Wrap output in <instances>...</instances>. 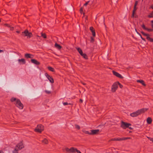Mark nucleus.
Returning <instances> with one entry per match:
<instances>
[{
    "instance_id": "38",
    "label": "nucleus",
    "mask_w": 153,
    "mask_h": 153,
    "mask_svg": "<svg viewBox=\"0 0 153 153\" xmlns=\"http://www.w3.org/2000/svg\"><path fill=\"white\" fill-rule=\"evenodd\" d=\"M4 25L6 26V27H10V25H9L8 24H5Z\"/></svg>"
},
{
    "instance_id": "46",
    "label": "nucleus",
    "mask_w": 153,
    "mask_h": 153,
    "mask_svg": "<svg viewBox=\"0 0 153 153\" xmlns=\"http://www.w3.org/2000/svg\"><path fill=\"white\" fill-rule=\"evenodd\" d=\"M10 28V30H13L14 28L13 27H11L10 26V27H9Z\"/></svg>"
},
{
    "instance_id": "43",
    "label": "nucleus",
    "mask_w": 153,
    "mask_h": 153,
    "mask_svg": "<svg viewBox=\"0 0 153 153\" xmlns=\"http://www.w3.org/2000/svg\"><path fill=\"white\" fill-rule=\"evenodd\" d=\"M45 92L46 93L48 94H49L51 93V91H49L45 90Z\"/></svg>"
},
{
    "instance_id": "39",
    "label": "nucleus",
    "mask_w": 153,
    "mask_h": 153,
    "mask_svg": "<svg viewBox=\"0 0 153 153\" xmlns=\"http://www.w3.org/2000/svg\"><path fill=\"white\" fill-rule=\"evenodd\" d=\"M118 85H119V87L120 88H122L123 87V86L120 83L118 82Z\"/></svg>"
},
{
    "instance_id": "60",
    "label": "nucleus",
    "mask_w": 153,
    "mask_h": 153,
    "mask_svg": "<svg viewBox=\"0 0 153 153\" xmlns=\"http://www.w3.org/2000/svg\"><path fill=\"white\" fill-rule=\"evenodd\" d=\"M1 19H0V22H1Z\"/></svg>"
},
{
    "instance_id": "49",
    "label": "nucleus",
    "mask_w": 153,
    "mask_h": 153,
    "mask_svg": "<svg viewBox=\"0 0 153 153\" xmlns=\"http://www.w3.org/2000/svg\"><path fill=\"white\" fill-rule=\"evenodd\" d=\"M79 102H80L81 103H82V102H83V100L81 99H80L79 100Z\"/></svg>"
},
{
    "instance_id": "4",
    "label": "nucleus",
    "mask_w": 153,
    "mask_h": 153,
    "mask_svg": "<svg viewBox=\"0 0 153 153\" xmlns=\"http://www.w3.org/2000/svg\"><path fill=\"white\" fill-rule=\"evenodd\" d=\"M44 130V127L42 125H38L34 129V131L37 132L41 133Z\"/></svg>"
},
{
    "instance_id": "35",
    "label": "nucleus",
    "mask_w": 153,
    "mask_h": 153,
    "mask_svg": "<svg viewBox=\"0 0 153 153\" xmlns=\"http://www.w3.org/2000/svg\"><path fill=\"white\" fill-rule=\"evenodd\" d=\"M148 40L150 42H153V39L151 38L150 37V38L148 37Z\"/></svg>"
},
{
    "instance_id": "53",
    "label": "nucleus",
    "mask_w": 153,
    "mask_h": 153,
    "mask_svg": "<svg viewBox=\"0 0 153 153\" xmlns=\"http://www.w3.org/2000/svg\"><path fill=\"white\" fill-rule=\"evenodd\" d=\"M128 128H129L130 129H132V128L131 127H128Z\"/></svg>"
},
{
    "instance_id": "12",
    "label": "nucleus",
    "mask_w": 153,
    "mask_h": 153,
    "mask_svg": "<svg viewBox=\"0 0 153 153\" xmlns=\"http://www.w3.org/2000/svg\"><path fill=\"white\" fill-rule=\"evenodd\" d=\"M18 61L20 64H25V59H19L18 60Z\"/></svg>"
},
{
    "instance_id": "21",
    "label": "nucleus",
    "mask_w": 153,
    "mask_h": 153,
    "mask_svg": "<svg viewBox=\"0 0 153 153\" xmlns=\"http://www.w3.org/2000/svg\"><path fill=\"white\" fill-rule=\"evenodd\" d=\"M137 82L141 83L144 86H146V84H145L144 81L143 80H137Z\"/></svg>"
},
{
    "instance_id": "32",
    "label": "nucleus",
    "mask_w": 153,
    "mask_h": 153,
    "mask_svg": "<svg viewBox=\"0 0 153 153\" xmlns=\"http://www.w3.org/2000/svg\"><path fill=\"white\" fill-rule=\"evenodd\" d=\"M122 140V138H116V141H120Z\"/></svg>"
},
{
    "instance_id": "37",
    "label": "nucleus",
    "mask_w": 153,
    "mask_h": 153,
    "mask_svg": "<svg viewBox=\"0 0 153 153\" xmlns=\"http://www.w3.org/2000/svg\"><path fill=\"white\" fill-rule=\"evenodd\" d=\"M63 105H71V104L70 103H69L68 104V102H63Z\"/></svg>"
},
{
    "instance_id": "31",
    "label": "nucleus",
    "mask_w": 153,
    "mask_h": 153,
    "mask_svg": "<svg viewBox=\"0 0 153 153\" xmlns=\"http://www.w3.org/2000/svg\"><path fill=\"white\" fill-rule=\"evenodd\" d=\"M141 27L143 29L145 30H146L147 28L146 27L145 25H144V24H143L141 25Z\"/></svg>"
},
{
    "instance_id": "29",
    "label": "nucleus",
    "mask_w": 153,
    "mask_h": 153,
    "mask_svg": "<svg viewBox=\"0 0 153 153\" xmlns=\"http://www.w3.org/2000/svg\"><path fill=\"white\" fill-rule=\"evenodd\" d=\"M131 138L130 137H122V140H125L127 139H130Z\"/></svg>"
},
{
    "instance_id": "40",
    "label": "nucleus",
    "mask_w": 153,
    "mask_h": 153,
    "mask_svg": "<svg viewBox=\"0 0 153 153\" xmlns=\"http://www.w3.org/2000/svg\"><path fill=\"white\" fill-rule=\"evenodd\" d=\"M110 141H116V138L111 139Z\"/></svg>"
},
{
    "instance_id": "26",
    "label": "nucleus",
    "mask_w": 153,
    "mask_h": 153,
    "mask_svg": "<svg viewBox=\"0 0 153 153\" xmlns=\"http://www.w3.org/2000/svg\"><path fill=\"white\" fill-rule=\"evenodd\" d=\"M41 36L43 37L45 39L47 38L46 35L45 33H41Z\"/></svg>"
},
{
    "instance_id": "13",
    "label": "nucleus",
    "mask_w": 153,
    "mask_h": 153,
    "mask_svg": "<svg viewBox=\"0 0 153 153\" xmlns=\"http://www.w3.org/2000/svg\"><path fill=\"white\" fill-rule=\"evenodd\" d=\"M76 150L77 149L76 148H75L74 147H71L70 148V153H75V152H76Z\"/></svg>"
},
{
    "instance_id": "15",
    "label": "nucleus",
    "mask_w": 153,
    "mask_h": 153,
    "mask_svg": "<svg viewBox=\"0 0 153 153\" xmlns=\"http://www.w3.org/2000/svg\"><path fill=\"white\" fill-rule=\"evenodd\" d=\"M42 142L43 144H47L48 143V140L46 138L42 140Z\"/></svg>"
},
{
    "instance_id": "30",
    "label": "nucleus",
    "mask_w": 153,
    "mask_h": 153,
    "mask_svg": "<svg viewBox=\"0 0 153 153\" xmlns=\"http://www.w3.org/2000/svg\"><path fill=\"white\" fill-rule=\"evenodd\" d=\"M75 128L78 130H79L80 129V127L78 125L75 124Z\"/></svg>"
},
{
    "instance_id": "23",
    "label": "nucleus",
    "mask_w": 153,
    "mask_h": 153,
    "mask_svg": "<svg viewBox=\"0 0 153 153\" xmlns=\"http://www.w3.org/2000/svg\"><path fill=\"white\" fill-rule=\"evenodd\" d=\"M31 55L28 53H26L25 54V56L27 58H31Z\"/></svg>"
},
{
    "instance_id": "10",
    "label": "nucleus",
    "mask_w": 153,
    "mask_h": 153,
    "mask_svg": "<svg viewBox=\"0 0 153 153\" xmlns=\"http://www.w3.org/2000/svg\"><path fill=\"white\" fill-rule=\"evenodd\" d=\"M31 61L32 63L37 65H39L40 64L39 62L35 59H32Z\"/></svg>"
},
{
    "instance_id": "3",
    "label": "nucleus",
    "mask_w": 153,
    "mask_h": 153,
    "mask_svg": "<svg viewBox=\"0 0 153 153\" xmlns=\"http://www.w3.org/2000/svg\"><path fill=\"white\" fill-rule=\"evenodd\" d=\"M22 35L24 36H26L27 39H30L32 36L31 33L29 32L27 30H25L24 31L22 32Z\"/></svg>"
},
{
    "instance_id": "14",
    "label": "nucleus",
    "mask_w": 153,
    "mask_h": 153,
    "mask_svg": "<svg viewBox=\"0 0 153 153\" xmlns=\"http://www.w3.org/2000/svg\"><path fill=\"white\" fill-rule=\"evenodd\" d=\"M141 33L143 35L146 37V39L148 40V37L150 38V37H149V34L145 33H144L143 31L141 32Z\"/></svg>"
},
{
    "instance_id": "18",
    "label": "nucleus",
    "mask_w": 153,
    "mask_h": 153,
    "mask_svg": "<svg viewBox=\"0 0 153 153\" xmlns=\"http://www.w3.org/2000/svg\"><path fill=\"white\" fill-rule=\"evenodd\" d=\"M48 79L51 83H53L54 82V80L53 78L50 76L48 77Z\"/></svg>"
},
{
    "instance_id": "24",
    "label": "nucleus",
    "mask_w": 153,
    "mask_h": 153,
    "mask_svg": "<svg viewBox=\"0 0 153 153\" xmlns=\"http://www.w3.org/2000/svg\"><path fill=\"white\" fill-rule=\"evenodd\" d=\"M149 18H153V11L148 16Z\"/></svg>"
},
{
    "instance_id": "51",
    "label": "nucleus",
    "mask_w": 153,
    "mask_h": 153,
    "mask_svg": "<svg viewBox=\"0 0 153 153\" xmlns=\"http://www.w3.org/2000/svg\"><path fill=\"white\" fill-rule=\"evenodd\" d=\"M90 133V132H89L88 131H86L85 132V133L86 134H88V133Z\"/></svg>"
},
{
    "instance_id": "41",
    "label": "nucleus",
    "mask_w": 153,
    "mask_h": 153,
    "mask_svg": "<svg viewBox=\"0 0 153 153\" xmlns=\"http://www.w3.org/2000/svg\"><path fill=\"white\" fill-rule=\"evenodd\" d=\"M148 138H149V139L152 142H153V138H151L149 137H147Z\"/></svg>"
},
{
    "instance_id": "48",
    "label": "nucleus",
    "mask_w": 153,
    "mask_h": 153,
    "mask_svg": "<svg viewBox=\"0 0 153 153\" xmlns=\"http://www.w3.org/2000/svg\"><path fill=\"white\" fill-rule=\"evenodd\" d=\"M88 2H89V1H88V2H86L85 4H84V5L85 6H86L88 4Z\"/></svg>"
},
{
    "instance_id": "8",
    "label": "nucleus",
    "mask_w": 153,
    "mask_h": 153,
    "mask_svg": "<svg viewBox=\"0 0 153 153\" xmlns=\"http://www.w3.org/2000/svg\"><path fill=\"white\" fill-rule=\"evenodd\" d=\"M112 72L113 74L117 77L120 79H123V77L121 74L117 72L114 71H113Z\"/></svg>"
},
{
    "instance_id": "52",
    "label": "nucleus",
    "mask_w": 153,
    "mask_h": 153,
    "mask_svg": "<svg viewBox=\"0 0 153 153\" xmlns=\"http://www.w3.org/2000/svg\"><path fill=\"white\" fill-rule=\"evenodd\" d=\"M3 52V50H0V53L1 52Z\"/></svg>"
},
{
    "instance_id": "27",
    "label": "nucleus",
    "mask_w": 153,
    "mask_h": 153,
    "mask_svg": "<svg viewBox=\"0 0 153 153\" xmlns=\"http://www.w3.org/2000/svg\"><path fill=\"white\" fill-rule=\"evenodd\" d=\"M48 69L50 71H52V72H54V68L51 67H48Z\"/></svg>"
},
{
    "instance_id": "34",
    "label": "nucleus",
    "mask_w": 153,
    "mask_h": 153,
    "mask_svg": "<svg viewBox=\"0 0 153 153\" xmlns=\"http://www.w3.org/2000/svg\"><path fill=\"white\" fill-rule=\"evenodd\" d=\"M137 33L140 36L141 38L143 41H145L146 40H145V39L142 37L141 35V34L140 33H138V32H137Z\"/></svg>"
},
{
    "instance_id": "1",
    "label": "nucleus",
    "mask_w": 153,
    "mask_h": 153,
    "mask_svg": "<svg viewBox=\"0 0 153 153\" xmlns=\"http://www.w3.org/2000/svg\"><path fill=\"white\" fill-rule=\"evenodd\" d=\"M10 101L12 102L14 101L15 102H16L15 103V105L19 109H22L23 108V104L21 102L20 100L19 99H16L15 98L13 97L11 99Z\"/></svg>"
},
{
    "instance_id": "2",
    "label": "nucleus",
    "mask_w": 153,
    "mask_h": 153,
    "mask_svg": "<svg viewBox=\"0 0 153 153\" xmlns=\"http://www.w3.org/2000/svg\"><path fill=\"white\" fill-rule=\"evenodd\" d=\"M147 110L146 108H142L138 110L135 112H134L130 114V116L133 117H136L137 116L143 113Z\"/></svg>"
},
{
    "instance_id": "7",
    "label": "nucleus",
    "mask_w": 153,
    "mask_h": 153,
    "mask_svg": "<svg viewBox=\"0 0 153 153\" xmlns=\"http://www.w3.org/2000/svg\"><path fill=\"white\" fill-rule=\"evenodd\" d=\"M99 131V129H96L92 130L91 131V132L90 133H88V134L90 135H94L97 134Z\"/></svg>"
},
{
    "instance_id": "44",
    "label": "nucleus",
    "mask_w": 153,
    "mask_h": 153,
    "mask_svg": "<svg viewBox=\"0 0 153 153\" xmlns=\"http://www.w3.org/2000/svg\"><path fill=\"white\" fill-rule=\"evenodd\" d=\"M137 3H138L137 1H136L135 2V4H134V6L136 7L137 5Z\"/></svg>"
},
{
    "instance_id": "54",
    "label": "nucleus",
    "mask_w": 153,
    "mask_h": 153,
    "mask_svg": "<svg viewBox=\"0 0 153 153\" xmlns=\"http://www.w3.org/2000/svg\"><path fill=\"white\" fill-rule=\"evenodd\" d=\"M16 32L18 33H20V31H17Z\"/></svg>"
},
{
    "instance_id": "6",
    "label": "nucleus",
    "mask_w": 153,
    "mask_h": 153,
    "mask_svg": "<svg viewBox=\"0 0 153 153\" xmlns=\"http://www.w3.org/2000/svg\"><path fill=\"white\" fill-rule=\"evenodd\" d=\"M118 82H116L114 83L111 87V91L114 92L117 90L118 87Z\"/></svg>"
},
{
    "instance_id": "22",
    "label": "nucleus",
    "mask_w": 153,
    "mask_h": 153,
    "mask_svg": "<svg viewBox=\"0 0 153 153\" xmlns=\"http://www.w3.org/2000/svg\"><path fill=\"white\" fill-rule=\"evenodd\" d=\"M76 49L80 55H81V54H82L83 52L82 50L81 49V48H76Z\"/></svg>"
},
{
    "instance_id": "47",
    "label": "nucleus",
    "mask_w": 153,
    "mask_h": 153,
    "mask_svg": "<svg viewBox=\"0 0 153 153\" xmlns=\"http://www.w3.org/2000/svg\"><path fill=\"white\" fill-rule=\"evenodd\" d=\"M76 152L77 153H81L79 150H78L77 149L76 151Z\"/></svg>"
},
{
    "instance_id": "58",
    "label": "nucleus",
    "mask_w": 153,
    "mask_h": 153,
    "mask_svg": "<svg viewBox=\"0 0 153 153\" xmlns=\"http://www.w3.org/2000/svg\"><path fill=\"white\" fill-rule=\"evenodd\" d=\"M0 153H3L2 152H0Z\"/></svg>"
},
{
    "instance_id": "9",
    "label": "nucleus",
    "mask_w": 153,
    "mask_h": 153,
    "mask_svg": "<svg viewBox=\"0 0 153 153\" xmlns=\"http://www.w3.org/2000/svg\"><path fill=\"white\" fill-rule=\"evenodd\" d=\"M24 147V146L23 145V144L22 143H19L15 147V148H16L18 150H20L21 149H22Z\"/></svg>"
},
{
    "instance_id": "56",
    "label": "nucleus",
    "mask_w": 153,
    "mask_h": 153,
    "mask_svg": "<svg viewBox=\"0 0 153 153\" xmlns=\"http://www.w3.org/2000/svg\"><path fill=\"white\" fill-rule=\"evenodd\" d=\"M82 83L83 85H85V83H83V82H82Z\"/></svg>"
},
{
    "instance_id": "28",
    "label": "nucleus",
    "mask_w": 153,
    "mask_h": 153,
    "mask_svg": "<svg viewBox=\"0 0 153 153\" xmlns=\"http://www.w3.org/2000/svg\"><path fill=\"white\" fill-rule=\"evenodd\" d=\"M18 151L19 150L17 149L16 148H15L14 150L13 151V153H18Z\"/></svg>"
},
{
    "instance_id": "33",
    "label": "nucleus",
    "mask_w": 153,
    "mask_h": 153,
    "mask_svg": "<svg viewBox=\"0 0 153 153\" xmlns=\"http://www.w3.org/2000/svg\"><path fill=\"white\" fill-rule=\"evenodd\" d=\"M146 30L149 32L152 31H153V29H149L147 28Z\"/></svg>"
},
{
    "instance_id": "50",
    "label": "nucleus",
    "mask_w": 153,
    "mask_h": 153,
    "mask_svg": "<svg viewBox=\"0 0 153 153\" xmlns=\"http://www.w3.org/2000/svg\"><path fill=\"white\" fill-rule=\"evenodd\" d=\"M150 8H151L152 9H153V4L152 5L151 7H150Z\"/></svg>"
},
{
    "instance_id": "36",
    "label": "nucleus",
    "mask_w": 153,
    "mask_h": 153,
    "mask_svg": "<svg viewBox=\"0 0 153 153\" xmlns=\"http://www.w3.org/2000/svg\"><path fill=\"white\" fill-rule=\"evenodd\" d=\"M83 8L82 7H81L80 8V13H83V14H84V13H83Z\"/></svg>"
},
{
    "instance_id": "55",
    "label": "nucleus",
    "mask_w": 153,
    "mask_h": 153,
    "mask_svg": "<svg viewBox=\"0 0 153 153\" xmlns=\"http://www.w3.org/2000/svg\"><path fill=\"white\" fill-rule=\"evenodd\" d=\"M152 28L153 29V23L152 24Z\"/></svg>"
},
{
    "instance_id": "42",
    "label": "nucleus",
    "mask_w": 153,
    "mask_h": 153,
    "mask_svg": "<svg viewBox=\"0 0 153 153\" xmlns=\"http://www.w3.org/2000/svg\"><path fill=\"white\" fill-rule=\"evenodd\" d=\"M45 75L46 76V77H47V78H48V77L50 76L47 73H46L45 74Z\"/></svg>"
},
{
    "instance_id": "59",
    "label": "nucleus",
    "mask_w": 153,
    "mask_h": 153,
    "mask_svg": "<svg viewBox=\"0 0 153 153\" xmlns=\"http://www.w3.org/2000/svg\"><path fill=\"white\" fill-rule=\"evenodd\" d=\"M37 36L38 37H40V36Z\"/></svg>"
},
{
    "instance_id": "11",
    "label": "nucleus",
    "mask_w": 153,
    "mask_h": 153,
    "mask_svg": "<svg viewBox=\"0 0 153 153\" xmlns=\"http://www.w3.org/2000/svg\"><path fill=\"white\" fill-rule=\"evenodd\" d=\"M90 29L92 33L93 36H95V33L94 28L92 27H91L90 28Z\"/></svg>"
},
{
    "instance_id": "5",
    "label": "nucleus",
    "mask_w": 153,
    "mask_h": 153,
    "mask_svg": "<svg viewBox=\"0 0 153 153\" xmlns=\"http://www.w3.org/2000/svg\"><path fill=\"white\" fill-rule=\"evenodd\" d=\"M131 126V124L130 123L122 121L120 126L123 129H125L126 128L128 127L129 126Z\"/></svg>"
},
{
    "instance_id": "17",
    "label": "nucleus",
    "mask_w": 153,
    "mask_h": 153,
    "mask_svg": "<svg viewBox=\"0 0 153 153\" xmlns=\"http://www.w3.org/2000/svg\"><path fill=\"white\" fill-rule=\"evenodd\" d=\"M137 8L136 7H135V6L134 7V8L133 10V11H132V17H134V13H135V11H136V10H137Z\"/></svg>"
},
{
    "instance_id": "25",
    "label": "nucleus",
    "mask_w": 153,
    "mask_h": 153,
    "mask_svg": "<svg viewBox=\"0 0 153 153\" xmlns=\"http://www.w3.org/2000/svg\"><path fill=\"white\" fill-rule=\"evenodd\" d=\"M81 55L85 59H88V56L85 53H82V54H81Z\"/></svg>"
},
{
    "instance_id": "57",
    "label": "nucleus",
    "mask_w": 153,
    "mask_h": 153,
    "mask_svg": "<svg viewBox=\"0 0 153 153\" xmlns=\"http://www.w3.org/2000/svg\"><path fill=\"white\" fill-rule=\"evenodd\" d=\"M151 22L152 23V24L153 23V20H152L151 21Z\"/></svg>"
},
{
    "instance_id": "16",
    "label": "nucleus",
    "mask_w": 153,
    "mask_h": 153,
    "mask_svg": "<svg viewBox=\"0 0 153 153\" xmlns=\"http://www.w3.org/2000/svg\"><path fill=\"white\" fill-rule=\"evenodd\" d=\"M147 122L148 124H151L152 122V119L150 117H148L147 119Z\"/></svg>"
},
{
    "instance_id": "20",
    "label": "nucleus",
    "mask_w": 153,
    "mask_h": 153,
    "mask_svg": "<svg viewBox=\"0 0 153 153\" xmlns=\"http://www.w3.org/2000/svg\"><path fill=\"white\" fill-rule=\"evenodd\" d=\"M55 47L58 49H60L61 48V46L59 45L57 43H56L55 45Z\"/></svg>"
},
{
    "instance_id": "45",
    "label": "nucleus",
    "mask_w": 153,
    "mask_h": 153,
    "mask_svg": "<svg viewBox=\"0 0 153 153\" xmlns=\"http://www.w3.org/2000/svg\"><path fill=\"white\" fill-rule=\"evenodd\" d=\"M91 42H93L94 41V38L92 37H91Z\"/></svg>"
},
{
    "instance_id": "19",
    "label": "nucleus",
    "mask_w": 153,
    "mask_h": 153,
    "mask_svg": "<svg viewBox=\"0 0 153 153\" xmlns=\"http://www.w3.org/2000/svg\"><path fill=\"white\" fill-rule=\"evenodd\" d=\"M70 149H69L68 148H65L64 149H63V151L65 152V151H66V152L70 153Z\"/></svg>"
}]
</instances>
